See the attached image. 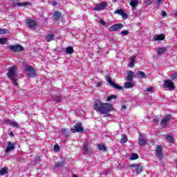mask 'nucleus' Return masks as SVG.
I'll return each mask as SVG.
<instances>
[{"instance_id": "nucleus-1", "label": "nucleus", "mask_w": 177, "mask_h": 177, "mask_svg": "<svg viewBox=\"0 0 177 177\" xmlns=\"http://www.w3.org/2000/svg\"><path fill=\"white\" fill-rule=\"evenodd\" d=\"M17 66L14 65L8 68L7 73V77L10 80L15 86H19L17 84Z\"/></svg>"}, {"instance_id": "nucleus-2", "label": "nucleus", "mask_w": 177, "mask_h": 177, "mask_svg": "<svg viewBox=\"0 0 177 177\" xmlns=\"http://www.w3.org/2000/svg\"><path fill=\"white\" fill-rule=\"evenodd\" d=\"M110 111H113V104L109 103H103L101 113L102 114H109Z\"/></svg>"}, {"instance_id": "nucleus-3", "label": "nucleus", "mask_w": 177, "mask_h": 177, "mask_svg": "<svg viewBox=\"0 0 177 177\" xmlns=\"http://www.w3.org/2000/svg\"><path fill=\"white\" fill-rule=\"evenodd\" d=\"M107 8V2L102 1L100 3H96L95 7L93 8V10L99 11V10H104Z\"/></svg>"}, {"instance_id": "nucleus-4", "label": "nucleus", "mask_w": 177, "mask_h": 177, "mask_svg": "<svg viewBox=\"0 0 177 177\" xmlns=\"http://www.w3.org/2000/svg\"><path fill=\"white\" fill-rule=\"evenodd\" d=\"M173 118H172V115H165L161 121V127H162V128H165V127H167V124H168V122H169V121H172Z\"/></svg>"}, {"instance_id": "nucleus-5", "label": "nucleus", "mask_w": 177, "mask_h": 177, "mask_svg": "<svg viewBox=\"0 0 177 177\" xmlns=\"http://www.w3.org/2000/svg\"><path fill=\"white\" fill-rule=\"evenodd\" d=\"M106 82L109 85H111V86H113L115 89H118V91H122V89H124V87L113 82V80H111V77H110V76L106 77Z\"/></svg>"}, {"instance_id": "nucleus-6", "label": "nucleus", "mask_w": 177, "mask_h": 177, "mask_svg": "<svg viewBox=\"0 0 177 177\" xmlns=\"http://www.w3.org/2000/svg\"><path fill=\"white\" fill-rule=\"evenodd\" d=\"M163 88H167L169 91H174L175 89V86L171 80H164Z\"/></svg>"}, {"instance_id": "nucleus-7", "label": "nucleus", "mask_w": 177, "mask_h": 177, "mask_svg": "<svg viewBox=\"0 0 177 177\" xmlns=\"http://www.w3.org/2000/svg\"><path fill=\"white\" fill-rule=\"evenodd\" d=\"M102 107L103 103H102V102H100L99 100H95L94 102V110L101 113Z\"/></svg>"}, {"instance_id": "nucleus-8", "label": "nucleus", "mask_w": 177, "mask_h": 177, "mask_svg": "<svg viewBox=\"0 0 177 177\" xmlns=\"http://www.w3.org/2000/svg\"><path fill=\"white\" fill-rule=\"evenodd\" d=\"M26 74L28 77H34L35 75V70L31 66H28L26 69Z\"/></svg>"}, {"instance_id": "nucleus-9", "label": "nucleus", "mask_w": 177, "mask_h": 177, "mask_svg": "<svg viewBox=\"0 0 177 177\" xmlns=\"http://www.w3.org/2000/svg\"><path fill=\"white\" fill-rule=\"evenodd\" d=\"M75 129H71L72 132L75 133V132H84V128L82 127V123H77L75 127Z\"/></svg>"}, {"instance_id": "nucleus-10", "label": "nucleus", "mask_w": 177, "mask_h": 177, "mask_svg": "<svg viewBox=\"0 0 177 177\" xmlns=\"http://www.w3.org/2000/svg\"><path fill=\"white\" fill-rule=\"evenodd\" d=\"M155 153L156 157L159 160H161L162 158V147H161L160 145L157 146Z\"/></svg>"}, {"instance_id": "nucleus-11", "label": "nucleus", "mask_w": 177, "mask_h": 177, "mask_svg": "<svg viewBox=\"0 0 177 177\" xmlns=\"http://www.w3.org/2000/svg\"><path fill=\"white\" fill-rule=\"evenodd\" d=\"M9 49H10L12 52H21V50H23V46H21L20 44L10 46Z\"/></svg>"}, {"instance_id": "nucleus-12", "label": "nucleus", "mask_w": 177, "mask_h": 177, "mask_svg": "<svg viewBox=\"0 0 177 177\" xmlns=\"http://www.w3.org/2000/svg\"><path fill=\"white\" fill-rule=\"evenodd\" d=\"M123 27L124 25L122 24H115L109 28V31H118V30H121Z\"/></svg>"}, {"instance_id": "nucleus-13", "label": "nucleus", "mask_w": 177, "mask_h": 177, "mask_svg": "<svg viewBox=\"0 0 177 177\" xmlns=\"http://www.w3.org/2000/svg\"><path fill=\"white\" fill-rule=\"evenodd\" d=\"M7 147L6 149V153H9V151H13L15 150V142H11L10 141H8L7 142Z\"/></svg>"}, {"instance_id": "nucleus-14", "label": "nucleus", "mask_w": 177, "mask_h": 177, "mask_svg": "<svg viewBox=\"0 0 177 177\" xmlns=\"http://www.w3.org/2000/svg\"><path fill=\"white\" fill-rule=\"evenodd\" d=\"M26 23L28 24V27H29L30 28H37V22L35 21L32 19H28L26 21Z\"/></svg>"}, {"instance_id": "nucleus-15", "label": "nucleus", "mask_w": 177, "mask_h": 177, "mask_svg": "<svg viewBox=\"0 0 177 177\" xmlns=\"http://www.w3.org/2000/svg\"><path fill=\"white\" fill-rule=\"evenodd\" d=\"M165 39V35L161 34V35H156L153 36V41H164Z\"/></svg>"}, {"instance_id": "nucleus-16", "label": "nucleus", "mask_w": 177, "mask_h": 177, "mask_svg": "<svg viewBox=\"0 0 177 177\" xmlns=\"http://www.w3.org/2000/svg\"><path fill=\"white\" fill-rule=\"evenodd\" d=\"M146 143H147L146 138H145V137L142 136V134H140L139 138H138V145L140 146H143V145H146Z\"/></svg>"}, {"instance_id": "nucleus-17", "label": "nucleus", "mask_w": 177, "mask_h": 177, "mask_svg": "<svg viewBox=\"0 0 177 177\" xmlns=\"http://www.w3.org/2000/svg\"><path fill=\"white\" fill-rule=\"evenodd\" d=\"M136 60V57H130L129 59V67H131V68H133V66H135V62Z\"/></svg>"}, {"instance_id": "nucleus-18", "label": "nucleus", "mask_w": 177, "mask_h": 177, "mask_svg": "<svg viewBox=\"0 0 177 177\" xmlns=\"http://www.w3.org/2000/svg\"><path fill=\"white\" fill-rule=\"evenodd\" d=\"M133 167L137 174H140L143 171V166L142 165H133Z\"/></svg>"}, {"instance_id": "nucleus-19", "label": "nucleus", "mask_w": 177, "mask_h": 177, "mask_svg": "<svg viewBox=\"0 0 177 177\" xmlns=\"http://www.w3.org/2000/svg\"><path fill=\"white\" fill-rule=\"evenodd\" d=\"M133 71H129L127 72V76L126 77V81H133Z\"/></svg>"}, {"instance_id": "nucleus-20", "label": "nucleus", "mask_w": 177, "mask_h": 177, "mask_svg": "<svg viewBox=\"0 0 177 177\" xmlns=\"http://www.w3.org/2000/svg\"><path fill=\"white\" fill-rule=\"evenodd\" d=\"M54 18H55V21H59V19L62 18V12H60L59 11L55 12Z\"/></svg>"}, {"instance_id": "nucleus-21", "label": "nucleus", "mask_w": 177, "mask_h": 177, "mask_svg": "<svg viewBox=\"0 0 177 177\" xmlns=\"http://www.w3.org/2000/svg\"><path fill=\"white\" fill-rule=\"evenodd\" d=\"M8 172H9V169L6 167L0 169V175H5V174H8Z\"/></svg>"}, {"instance_id": "nucleus-22", "label": "nucleus", "mask_w": 177, "mask_h": 177, "mask_svg": "<svg viewBox=\"0 0 177 177\" xmlns=\"http://www.w3.org/2000/svg\"><path fill=\"white\" fill-rule=\"evenodd\" d=\"M128 142V138H127V136L125 134H122V138L120 139V142L122 144L127 143Z\"/></svg>"}, {"instance_id": "nucleus-23", "label": "nucleus", "mask_w": 177, "mask_h": 177, "mask_svg": "<svg viewBox=\"0 0 177 177\" xmlns=\"http://www.w3.org/2000/svg\"><path fill=\"white\" fill-rule=\"evenodd\" d=\"M46 41L47 42H50V41H53L55 38V35L53 34H49L46 36Z\"/></svg>"}, {"instance_id": "nucleus-24", "label": "nucleus", "mask_w": 177, "mask_h": 177, "mask_svg": "<svg viewBox=\"0 0 177 177\" xmlns=\"http://www.w3.org/2000/svg\"><path fill=\"white\" fill-rule=\"evenodd\" d=\"M98 150H100L101 151H107V148H106V146L103 145H97Z\"/></svg>"}, {"instance_id": "nucleus-25", "label": "nucleus", "mask_w": 177, "mask_h": 177, "mask_svg": "<svg viewBox=\"0 0 177 177\" xmlns=\"http://www.w3.org/2000/svg\"><path fill=\"white\" fill-rule=\"evenodd\" d=\"M138 3H139L138 0H131V1H130V5L133 8H135V6H137Z\"/></svg>"}, {"instance_id": "nucleus-26", "label": "nucleus", "mask_w": 177, "mask_h": 177, "mask_svg": "<svg viewBox=\"0 0 177 177\" xmlns=\"http://www.w3.org/2000/svg\"><path fill=\"white\" fill-rule=\"evenodd\" d=\"M66 53H68V55H72V53H74V49L73 48V47L69 46L66 48Z\"/></svg>"}, {"instance_id": "nucleus-27", "label": "nucleus", "mask_w": 177, "mask_h": 177, "mask_svg": "<svg viewBox=\"0 0 177 177\" xmlns=\"http://www.w3.org/2000/svg\"><path fill=\"white\" fill-rule=\"evenodd\" d=\"M137 75L140 77V78H146V73L142 71H138Z\"/></svg>"}, {"instance_id": "nucleus-28", "label": "nucleus", "mask_w": 177, "mask_h": 177, "mask_svg": "<svg viewBox=\"0 0 177 177\" xmlns=\"http://www.w3.org/2000/svg\"><path fill=\"white\" fill-rule=\"evenodd\" d=\"M133 86V83L132 82L124 83V88H126V89H129V88H132Z\"/></svg>"}, {"instance_id": "nucleus-29", "label": "nucleus", "mask_w": 177, "mask_h": 177, "mask_svg": "<svg viewBox=\"0 0 177 177\" xmlns=\"http://www.w3.org/2000/svg\"><path fill=\"white\" fill-rule=\"evenodd\" d=\"M8 123L10 124V125H12V127H15V128H19V124L16 122L8 120Z\"/></svg>"}, {"instance_id": "nucleus-30", "label": "nucleus", "mask_w": 177, "mask_h": 177, "mask_svg": "<svg viewBox=\"0 0 177 177\" xmlns=\"http://www.w3.org/2000/svg\"><path fill=\"white\" fill-rule=\"evenodd\" d=\"M165 53V48H160L158 49V55H164Z\"/></svg>"}, {"instance_id": "nucleus-31", "label": "nucleus", "mask_w": 177, "mask_h": 177, "mask_svg": "<svg viewBox=\"0 0 177 177\" xmlns=\"http://www.w3.org/2000/svg\"><path fill=\"white\" fill-rule=\"evenodd\" d=\"M138 158H139V155H138L137 153H133L130 157V160H138Z\"/></svg>"}, {"instance_id": "nucleus-32", "label": "nucleus", "mask_w": 177, "mask_h": 177, "mask_svg": "<svg viewBox=\"0 0 177 177\" xmlns=\"http://www.w3.org/2000/svg\"><path fill=\"white\" fill-rule=\"evenodd\" d=\"M8 42L7 38H0V45H5Z\"/></svg>"}, {"instance_id": "nucleus-33", "label": "nucleus", "mask_w": 177, "mask_h": 177, "mask_svg": "<svg viewBox=\"0 0 177 177\" xmlns=\"http://www.w3.org/2000/svg\"><path fill=\"white\" fill-rule=\"evenodd\" d=\"M113 99H117V95H111L110 96L106 97V102H110V100Z\"/></svg>"}, {"instance_id": "nucleus-34", "label": "nucleus", "mask_w": 177, "mask_h": 177, "mask_svg": "<svg viewBox=\"0 0 177 177\" xmlns=\"http://www.w3.org/2000/svg\"><path fill=\"white\" fill-rule=\"evenodd\" d=\"M63 165H64V162L61 161V162H58L56 165L55 167L57 168H61V167H63Z\"/></svg>"}, {"instance_id": "nucleus-35", "label": "nucleus", "mask_w": 177, "mask_h": 177, "mask_svg": "<svg viewBox=\"0 0 177 177\" xmlns=\"http://www.w3.org/2000/svg\"><path fill=\"white\" fill-rule=\"evenodd\" d=\"M154 90V88L150 86L149 88H147L145 92H147V93H151V92H153V91Z\"/></svg>"}, {"instance_id": "nucleus-36", "label": "nucleus", "mask_w": 177, "mask_h": 177, "mask_svg": "<svg viewBox=\"0 0 177 177\" xmlns=\"http://www.w3.org/2000/svg\"><path fill=\"white\" fill-rule=\"evenodd\" d=\"M62 133L65 136V138H68V131H67V129H64L62 130Z\"/></svg>"}, {"instance_id": "nucleus-37", "label": "nucleus", "mask_w": 177, "mask_h": 177, "mask_svg": "<svg viewBox=\"0 0 177 177\" xmlns=\"http://www.w3.org/2000/svg\"><path fill=\"white\" fill-rule=\"evenodd\" d=\"M124 10L122 9H120V10H116L115 11V13H116V15H120V16H121L123 13Z\"/></svg>"}, {"instance_id": "nucleus-38", "label": "nucleus", "mask_w": 177, "mask_h": 177, "mask_svg": "<svg viewBox=\"0 0 177 177\" xmlns=\"http://www.w3.org/2000/svg\"><path fill=\"white\" fill-rule=\"evenodd\" d=\"M8 34V29H0V35Z\"/></svg>"}, {"instance_id": "nucleus-39", "label": "nucleus", "mask_w": 177, "mask_h": 177, "mask_svg": "<svg viewBox=\"0 0 177 177\" xmlns=\"http://www.w3.org/2000/svg\"><path fill=\"white\" fill-rule=\"evenodd\" d=\"M167 140L168 142H169L170 143H172V142H174V138H172V136H168L167 137Z\"/></svg>"}, {"instance_id": "nucleus-40", "label": "nucleus", "mask_w": 177, "mask_h": 177, "mask_svg": "<svg viewBox=\"0 0 177 177\" xmlns=\"http://www.w3.org/2000/svg\"><path fill=\"white\" fill-rule=\"evenodd\" d=\"M171 79L173 80V81H176L177 80V73H174L171 77Z\"/></svg>"}, {"instance_id": "nucleus-41", "label": "nucleus", "mask_w": 177, "mask_h": 177, "mask_svg": "<svg viewBox=\"0 0 177 177\" xmlns=\"http://www.w3.org/2000/svg\"><path fill=\"white\" fill-rule=\"evenodd\" d=\"M121 16H122V19H127V17H128V15H127L125 12H124V11H123L122 14L121 15Z\"/></svg>"}, {"instance_id": "nucleus-42", "label": "nucleus", "mask_w": 177, "mask_h": 177, "mask_svg": "<svg viewBox=\"0 0 177 177\" xmlns=\"http://www.w3.org/2000/svg\"><path fill=\"white\" fill-rule=\"evenodd\" d=\"M129 32L128 30H123L121 32V34L122 35H128Z\"/></svg>"}, {"instance_id": "nucleus-43", "label": "nucleus", "mask_w": 177, "mask_h": 177, "mask_svg": "<svg viewBox=\"0 0 177 177\" xmlns=\"http://www.w3.org/2000/svg\"><path fill=\"white\" fill-rule=\"evenodd\" d=\"M54 150L55 151H57L58 150H60V147H59V145H55Z\"/></svg>"}, {"instance_id": "nucleus-44", "label": "nucleus", "mask_w": 177, "mask_h": 177, "mask_svg": "<svg viewBox=\"0 0 177 177\" xmlns=\"http://www.w3.org/2000/svg\"><path fill=\"white\" fill-rule=\"evenodd\" d=\"M84 151H88V144L86 143H84Z\"/></svg>"}, {"instance_id": "nucleus-45", "label": "nucleus", "mask_w": 177, "mask_h": 177, "mask_svg": "<svg viewBox=\"0 0 177 177\" xmlns=\"http://www.w3.org/2000/svg\"><path fill=\"white\" fill-rule=\"evenodd\" d=\"M100 24H102V26H106V22H104V21H103V19H100Z\"/></svg>"}, {"instance_id": "nucleus-46", "label": "nucleus", "mask_w": 177, "mask_h": 177, "mask_svg": "<svg viewBox=\"0 0 177 177\" xmlns=\"http://www.w3.org/2000/svg\"><path fill=\"white\" fill-rule=\"evenodd\" d=\"M162 16L163 17H165L167 16V12H166L165 11L162 10Z\"/></svg>"}, {"instance_id": "nucleus-47", "label": "nucleus", "mask_w": 177, "mask_h": 177, "mask_svg": "<svg viewBox=\"0 0 177 177\" xmlns=\"http://www.w3.org/2000/svg\"><path fill=\"white\" fill-rule=\"evenodd\" d=\"M101 85H103V82H97L96 86H101Z\"/></svg>"}, {"instance_id": "nucleus-48", "label": "nucleus", "mask_w": 177, "mask_h": 177, "mask_svg": "<svg viewBox=\"0 0 177 177\" xmlns=\"http://www.w3.org/2000/svg\"><path fill=\"white\" fill-rule=\"evenodd\" d=\"M39 160H40L39 157H37L35 158V163L37 164V162H39Z\"/></svg>"}, {"instance_id": "nucleus-49", "label": "nucleus", "mask_w": 177, "mask_h": 177, "mask_svg": "<svg viewBox=\"0 0 177 177\" xmlns=\"http://www.w3.org/2000/svg\"><path fill=\"white\" fill-rule=\"evenodd\" d=\"M161 2H162V0H158L157 1V4L158 5V6H160V4L161 3Z\"/></svg>"}, {"instance_id": "nucleus-50", "label": "nucleus", "mask_w": 177, "mask_h": 177, "mask_svg": "<svg viewBox=\"0 0 177 177\" xmlns=\"http://www.w3.org/2000/svg\"><path fill=\"white\" fill-rule=\"evenodd\" d=\"M52 5H53V6H57V2L54 1V2H53Z\"/></svg>"}, {"instance_id": "nucleus-51", "label": "nucleus", "mask_w": 177, "mask_h": 177, "mask_svg": "<svg viewBox=\"0 0 177 177\" xmlns=\"http://www.w3.org/2000/svg\"><path fill=\"white\" fill-rule=\"evenodd\" d=\"M153 121H154L155 122H158V118H155L154 120H153Z\"/></svg>"}, {"instance_id": "nucleus-52", "label": "nucleus", "mask_w": 177, "mask_h": 177, "mask_svg": "<svg viewBox=\"0 0 177 177\" xmlns=\"http://www.w3.org/2000/svg\"><path fill=\"white\" fill-rule=\"evenodd\" d=\"M148 5H151L152 2L150 0H147Z\"/></svg>"}, {"instance_id": "nucleus-53", "label": "nucleus", "mask_w": 177, "mask_h": 177, "mask_svg": "<svg viewBox=\"0 0 177 177\" xmlns=\"http://www.w3.org/2000/svg\"><path fill=\"white\" fill-rule=\"evenodd\" d=\"M15 5H17V6H21V3H16Z\"/></svg>"}, {"instance_id": "nucleus-54", "label": "nucleus", "mask_w": 177, "mask_h": 177, "mask_svg": "<svg viewBox=\"0 0 177 177\" xmlns=\"http://www.w3.org/2000/svg\"><path fill=\"white\" fill-rule=\"evenodd\" d=\"M22 5L27 6V5H30V3L29 2H28V3H25L22 4Z\"/></svg>"}, {"instance_id": "nucleus-55", "label": "nucleus", "mask_w": 177, "mask_h": 177, "mask_svg": "<svg viewBox=\"0 0 177 177\" xmlns=\"http://www.w3.org/2000/svg\"><path fill=\"white\" fill-rule=\"evenodd\" d=\"M122 109H127V106L125 105H122Z\"/></svg>"}, {"instance_id": "nucleus-56", "label": "nucleus", "mask_w": 177, "mask_h": 177, "mask_svg": "<svg viewBox=\"0 0 177 177\" xmlns=\"http://www.w3.org/2000/svg\"><path fill=\"white\" fill-rule=\"evenodd\" d=\"M27 118H31V115H30V114H28V115H27Z\"/></svg>"}, {"instance_id": "nucleus-57", "label": "nucleus", "mask_w": 177, "mask_h": 177, "mask_svg": "<svg viewBox=\"0 0 177 177\" xmlns=\"http://www.w3.org/2000/svg\"><path fill=\"white\" fill-rule=\"evenodd\" d=\"M60 97H59L57 100V102H60Z\"/></svg>"}, {"instance_id": "nucleus-58", "label": "nucleus", "mask_w": 177, "mask_h": 177, "mask_svg": "<svg viewBox=\"0 0 177 177\" xmlns=\"http://www.w3.org/2000/svg\"><path fill=\"white\" fill-rule=\"evenodd\" d=\"M72 177H78V176L74 175V176H73Z\"/></svg>"}, {"instance_id": "nucleus-59", "label": "nucleus", "mask_w": 177, "mask_h": 177, "mask_svg": "<svg viewBox=\"0 0 177 177\" xmlns=\"http://www.w3.org/2000/svg\"><path fill=\"white\" fill-rule=\"evenodd\" d=\"M175 15L177 16V11L175 12Z\"/></svg>"}, {"instance_id": "nucleus-60", "label": "nucleus", "mask_w": 177, "mask_h": 177, "mask_svg": "<svg viewBox=\"0 0 177 177\" xmlns=\"http://www.w3.org/2000/svg\"><path fill=\"white\" fill-rule=\"evenodd\" d=\"M10 134H11V135H13V133H12V132H11V133H10Z\"/></svg>"}]
</instances>
